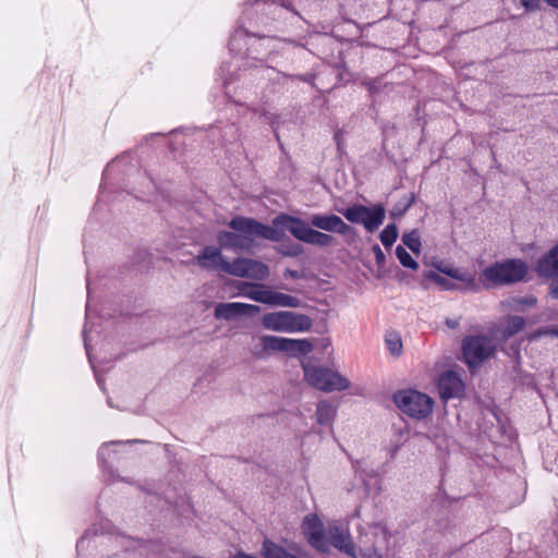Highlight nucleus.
<instances>
[{
	"label": "nucleus",
	"mask_w": 558,
	"mask_h": 558,
	"mask_svg": "<svg viewBox=\"0 0 558 558\" xmlns=\"http://www.w3.org/2000/svg\"><path fill=\"white\" fill-rule=\"evenodd\" d=\"M228 225L235 232L220 231L218 233V243L223 248L250 251L254 246L256 238L278 242L284 236L282 230L258 222L253 218L238 216Z\"/></svg>",
	"instance_id": "1"
},
{
	"label": "nucleus",
	"mask_w": 558,
	"mask_h": 558,
	"mask_svg": "<svg viewBox=\"0 0 558 558\" xmlns=\"http://www.w3.org/2000/svg\"><path fill=\"white\" fill-rule=\"evenodd\" d=\"M304 380L313 388L324 391H342L350 388V380L339 372L316 364L313 359L302 361Z\"/></svg>",
	"instance_id": "2"
},
{
	"label": "nucleus",
	"mask_w": 558,
	"mask_h": 558,
	"mask_svg": "<svg viewBox=\"0 0 558 558\" xmlns=\"http://www.w3.org/2000/svg\"><path fill=\"white\" fill-rule=\"evenodd\" d=\"M272 225L284 232L287 229L295 239L307 244L328 246L332 243L333 238L327 233L312 229L301 218L287 214L278 215L274 218Z\"/></svg>",
	"instance_id": "3"
},
{
	"label": "nucleus",
	"mask_w": 558,
	"mask_h": 558,
	"mask_svg": "<svg viewBox=\"0 0 558 558\" xmlns=\"http://www.w3.org/2000/svg\"><path fill=\"white\" fill-rule=\"evenodd\" d=\"M526 274L525 263L520 259H508L486 267L482 277L488 284L506 286L523 280Z\"/></svg>",
	"instance_id": "4"
},
{
	"label": "nucleus",
	"mask_w": 558,
	"mask_h": 558,
	"mask_svg": "<svg viewBox=\"0 0 558 558\" xmlns=\"http://www.w3.org/2000/svg\"><path fill=\"white\" fill-rule=\"evenodd\" d=\"M265 329L276 332H304L312 328V319L304 314L295 312H274L262 317Z\"/></svg>",
	"instance_id": "5"
},
{
	"label": "nucleus",
	"mask_w": 558,
	"mask_h": 558,
	"mask_svg": "<svg viewBox=\"0 0 558 558\" xmlns=\"http://www.w3.org/2000/svg\"><path fill=\"white\" fill-rule=\"evenodd\" d=\"M393 399L403 413L414 418H425L432 413L434 407L430 397L411 389L396 393Z\"/></svg>",
	"instance_id": "6"
},
{
	"label": "nucleus",
	"mask_w": 558,
	"mask_h": 558,
	"mask_svg": "<svg viewBox=\"0 0 558 558\" xmlns=\"http://www.w3.org/2000/svg\"><path fill=\"white\" fill-rule=\"evenodd\" d=\"M340 213L352 223L363 225L366 231L374 232L383 225L386 210L383 205L376 204L372 207L364 205H352Z\"/></svg>",
	"instance_id": "7"
},
{
	"label": "nucleus",
	"mask_w": 558,
	"mask_h": 558,
	"mask_svg": "<svg viewBox=\"0 0 558 558\" xmlns=\"http://www.w3.org/2000/svg\"><path fill=\"white\" fill-rule=\"evenodd\" d=\"M496 350L494 339L486 336L466 337L462 343L464 362L469 367H475L490 357Z\"/></svg>",
	"instance_id": "8"
},
{
	"label": "nucleus",
	"mask_w": 558,
	"mask_h": 558,
	"mask_svg": "<svg viewBox=\"0 0 558 558\" xmlns=\"http://www.w3.org/2000/svg\"><path fill=\"white\" fill-rule=\"evenodd\" d=\"M223 271L235 277L258 281L266 280L270 274L266 264L245 257H239L230 263H226Z\"/></svg>",
	"instance_id": "9"
},
{
	"label": "nucleus",
	"mask_w": 558,
	"mask_h": 558,
	"mask_svg": "<svg viewBox=\"0 0 558 558\" xmlns=\"http://www.w3.org/2000/svg\"><path fill=\"white\" fill-rule=\"evenodd\" d=\"M308 544L320 553L328 551L327 527L316 514H307L302 522Z\"/></svg>",
	"instance_id": "10"
},
{
	"label": "nucleus",
	"mask_w": 558,
	"mask_h": 558,
	"mask_svg": "<svg viewBox=\"0 0 558 558\" xmlns=\"http://www.w3.org/2000/svg\"><path fill=\"white\" fill-rule=\"evenodd\" d=\"M328 545L331 544L335 548L344 553L345 555L357 558L354 543L350 534L348 525H341L336 522H329L327 526Z\"/></svg>",
	"instance_id": "11"
},
{
	"label": "nucleus",
	"mask_w": 558,
	"mask_h": 558,
	"mask_svg": "<svg viewBox=\"0 0 558 558\" xmlns=\"http://www.w3.org/2000/svg\"><path fill=\"white\" fill-rule=\"evenodd\" d=\"M282 337L262 335L252 338L251 354L259 360L268 357L274 352H281Z\"/></svg>",
	"instance_id": "12"
},
{
	"label": "nucleus",
	"mask_w": 558,
	"mask_h": 558,
	"mask_svg": "<svg viewBox=\"0 0 558 558\" xmlns=\"http://www.w3.org/2000/svg\"><path fill=\"white\" fill-rule=\"evenodd\" d=\"M259 311L260 307L253 304L240 302L219 303L215 307V317L217 319L230 320L238 316L256 314Z\"/></svg>",
	"instance_id": "13"
},
{
	"label": "nucleus",
	"mask_w": 558,
	"mask_h": 558,
	"mask_svg": "<svg viewBox=\"0 0 558 558\" xmlns=\"http://www.w3.org/2000/svg\"><path fill=\"white\" fill-rule=\"evenodd\" d=\"M438 388L440 397L448 400L460 397L464 390V384L457 373L447 371L439 377Z\"/></svg>",
	"instance_id": "14"
},
{
	"label": "nucleus",
	"mask_w": 558,
	"mask_h": 558,
	"mask_svg": "<svg viewBox=\"0 0 558 558\" xmlns=\"http://www.w3.org/2000/svg\"><path fill=\"white\" fill-rule=\"evenodd\" d=\"M311 223L317 229L345 234L349 232L350 227L337 215H314L311 218Z\"/></svg>",
	"instance_id": "15"
},
{
	"label": "nucleus",
	"mask_w": 558,
	"mask_h": 558,
	"mask_svg": "<svg viewBox=\"0 0 558 558\" xmlns=\"http://www.w3.org/2000/svg\"><path fill=\"white\" fill-rule=\"evenodd\" d=\"M293 550L294 553H289L283 547L266 538L262 544L260 555L264 558H308L307 553L300 547L294 546Z\"/></svg>",
	"instance_id": "16"
},
{
	"label": "nucleus",
	"mask_w": 558,
	"mask_h": 558,
	"mask_svg": "<svg viewBox=\"0 0 558 558\" xmlns=\"http://www.w3.org/2000/svg\"><path fill=\"white\" fill-rule=\"evenodd\" d=\"M197 263L205 269L219 267L223 271L225 264L229 262L225 259L219 248L205 246L197 256Z\"/></svg>",
	"instance_id": "17"
},
{
	"label": "nucleus",
	"mask_w": 558,
	"mask_h": 558,
	"mask_svg": "<svg viewBox=\"0 0 558 558\" xmlns=\"http://www.w3.org/2000/svg\"><path fill=\"white\" fill-rule=\"evenodd\" d=\"M537 271L544 277H558V244L537 262Z\"/></svg>",
	"instance_id": "18"
},
{
	"label": "nucleus",
	"mask_w": 558,
	"mask_h": 558,
	"mask_svg": "<svg viewBox=\"0 0 558 558\" xmlns=\"http://www.w3.org/2000/svg\"><path fill=\"white\" fill-rule=\"evenodd\" d=\"M268 287L252 282H241L239 286V295L248 298L255 302L267 303Z\"/></svg>",
	"instance_id": "19"
},
{
	"label": "nucleus",
	"mask_w": 558,
	"mask_h": 558,
	"mask_svg": "<svg viewBox=\"0 0 558 558\" xmlns=\"http://www.w3.org/2000/svg\"><path fill=\"white\" fill-rule=\"evenodd\" d=\"M267 305L296 308L301 305L300 299L282 292L268 289Z\"/></svg>",
	"instance_id": "20"
},
{
	"label": "nucleus",
	"mask_w": 558,
	"mask_h": 558,
	"mask_svg": "<svg viewBox=\"0 0 558 558\" xmlns=\"http://www.w3.org/2000/svg\"><path fill=\"white\" fill-rule=\"evenodd\" d=\"M313 350V343L307 339H288L282 338L281 352L291 354H308Z\"/></svg>",
	"instance_id": "21"
},
{
	"label": "nucleus",
	"mask_w": 558,
	"mask_h": 558,
	"mask_svg": "<svg viewBox=\"0 0 558 558\" xmlns=\"http://www.w3.org/2000/svg\"><path fill=\"white\" fill-rule=\"evenodd\" d=\"M525 320L521 316H508L500 323L499 331L502 338L508 339L523 329Z\"/></svg>",
	"instance_id": "22"
},
{
	"label": "nucleus",
	"mask_w": 558,
	"mask_h": 558,
	"mask_svg": "<svg viewBox=\"0 0 558 558\" xmlns=\"http://www.w3.org/2000/svg\"><path fill=\"white\" fill-rule=\"evenodd\" d=\"M336 414V409L327 401H320L316 409V420L320 425L329 424Z\"/></svg>",
	"instance_id": "23"
},
{
	"label": "nucleus",
	"mask_w": 558,
	"mask_h": 558,
	"mask_svg": "<svg viewBox=\"0 0 558 558\" xmlns=\"http://www.w3.org/2000/svg\"><path fill=\"white\" fill-rule=\"evenodd\" d=\"M441 272L447 275L450 278L457 279L459 281L472 284L474 283V276L470 274L469 271L459 269L453 266L445 267L440 269Z\"/></svg>",
	"instance_id": "24"
},
{
	"label": "nucleus",
	"mask_w": 558,
	"mask_h": 558,
	"mask_svg": "<svg viewBox=\"0 0 558 558\" xmlns=\"http://www.w3.org/2000/svg\"><path fill=\"white\" fill-rule=\"evenodd\" d=\"M402 242L414 254L418 255L421 253V236L418 230L414 229L410 232H405L402 235Z\"/></svg>",
	"instance_id": "25"
},
{
	"label": "nucleus",
	"mask_w": 558,
	"mask_h": 558,
	"mask_svg": "<svg viewBox=\"0 0 558 558\" xmlns=\"http://www.w3.org/2000/svg\"><path fill=\"white\" fill-rule=\"evenodd\" d=\"M396 256L403 267L413 270H416L418 268L417 262L408 253V251L403 246L398 245L396 247Z\"/></svg>",
	"instance_id": "26"
},
{
	"label": "nucleus",
	"mask_w": 558,
	"mask_h": 558,
	"mask_svg": "<svg viewBox=\"0 0 558 558\" xmlns=\"http://www.w3.org/2000/svg\"><path fill=\"white\" fill-rule=\"evenodd\" d=\"M380 242L385 247H390L398 239V229L396 225H388L379 234Z\"/></svg>",
	"instance_id": "27"
},
{
	"label": "nucleus",
	"mask_w": 558,
	"mask_h": 558,
	"mask_svg": "<svg viewBox=\"0 0 558 558\" xmlns=\"http://www.w3.org/2000/svg\"><path fill=\"white\" fill-rule=\"evenodd\" d=\"M386 343L389 352L393 355H399L402 351L401 339L393 335L386 338Z\"/></svg>",
	"instance_id": "28"
},
{
	"label": "nucleus",
	"mask_w": 558,
	"mask_h": 558,
	"mask_svg": "<svg viewBox=\"0 0 558 558\" xmlns=\"http://www.w3.org/2000/svg\"><path fill=\"white\" fill-rule=\"evenodd\" d=\"M536 304V299L530 298H518L512 300V307L519 310L520 306H533Z\"/></svg>",
	"instance_id": "29"
},
{
	"label": "nucleus",
	"mask_w": 558,
	"mask_h": 558,
	"mask_svg": "<svg viewBox=\"0 0 558 558\" xmlns=\"http://www.w3.org/2000/svg\"><path fill=\"white\" fill-rule=\"evenodd\" d=\"M555 332H556V327H544V328H541V329H537L535 330L530 339L531 340H536L543 336H551V337H555Z\"/></svg>",
	"instance_id": "30"
},
{
	"label": "nucleus",
	"mask_w": 558,
	"mask_h": 558,
	"mask_svg": "<svg viewBox=\"0 0 558 558\" xmlns=\"http://www.w3.org/2000/svg\"><path fill=\"white\" fill-rule=\"evenodd\" d=\"M372 251H373V253H374L376 264H377L379 267L385 266V263H386V256H385V254H384L383 250L379 247V245H378V244L373 245Z\"/></svg>",
	"instance_id": "31"
},
{
	"label": "nucleus",
	"mask_w": 558,
	"mask_h": 558,
	"mask_svg": "<svg viewBox=\"0 0 558 558\" xmlns=\"http://www.w3.org/2000/svg\"><path fill=\"white\" fill-rule=\"evenodd\" d=\"M357 558H383L378 550L374 547L362 549L357 555Z\"/></svg>",
	"instance_id": "32"
},
{
	"label": "nucleus",
	"mask_w": 558,
	"mask_h": 558,
	"mask_svg": "<svg viewBox=\"0 0 558 558\" xmlns=\"http://www.w3.org/2000/svg\"><path fill=\"white\" fill-rule=\"evenodd\" d=\"M411 204H412V201H409L402 206H399V205L395 206L392 208V210L390 211L391 217L397 218V217L402 216L410 208Z\"/></svg>",
	"instance_id": "33"
},
{
	"label": "nucleus",
	"mask_w": 558,
	"mask_h": 558,
	"mask_svg": "<svg viewBox=\"0 0 558 558\" xmlns=\"http://www.w3.org/2000/svg\"><path fill=\"white\" fill-rule=\"evenodd\" d=\"M280 252L288 256H298L302 253V246L299 244H292L289 248L284 250L283 247L280 250Z\"/></svg>",
	"instance_id": "34"
},
{
	"label": "nucleus",
	"mask_w": 558,
	"mask_h": 558,
	"mask_svg": "<svg viewBox=\"0 0 558 558\" xmlns=\"http://www.w3.org/2000/svg\"><path fill=\"white\" fill-rule=\"evenodd\" d=\"M521 4L529 11L538 9L539 0H520Z\"/></svg>",
	"instance_id": "35"
},
{
	"label": "nucleus",
	"mask_w": 558,
	"mask_h": 558,
	"mask_svg": "<svg viewBox=\"0 0 558 558\" xmlns=\"http://www.w3.org/2000/svg\"><path fill=\"white\" fill-rule=\"evenodd\" d=\"M432 280H434L436 283L440 284V286H444L445 287V282H446V279L444 277H441L440 275L438 274H432L428 276Z\"/></svg>",
	"instance_id": "36"
},
{
	"label": "nucleus",
	"mask_w": 558,
	"mask_h": 558,
	"mask_svg": "<svg viewBox=\"0 0 558 558\" xmlns=\"http://www.w3.org/2000/svg\"><path fill=\"white\" fill-rule=\"evenodd\" d=\"M548 5L558 9V0H544Z\"/></svg>",
	"instance_id": "37"
},
{
	"label": "nucleus",
	"mask_w": 558,
	"mask_h": 558,
	"mask_svg": "<svg viewBox=\"0 0 558 558\" xmlns=\"http://www.w3.org/2000/svg\"><path fill=\"white\" fill-rule=\"evenodd\" d=\"M550 293L553 298L558 299V283L551 288Z\"/></svg>",
	"instance_id": "38"
},
{
	"label": "nucleus",
	"mask_w": 558,
	"mask_h": 558,
	"mask_svg": "<svg viewBox=\"0 0 558 558\" xmlns=\"http://www.w3.org/2000/svg\"><path fill=\"white\" fill-rule=\"evenodd\" d=\"M288 275L292 278H295L298 276V272L294 270H288Z\"/></svg>",
	"instance_id": "39"
},
{
	"label": "nucleus",
	"mask_w": 558,
	"mask_h": 558,
	"mask_svg": "<svg viewBox=\"0 0 558 558\" xmlns=\"http://www.w3.org/2000/svg\"><path fill=\"white\" fill-rule=\"evenodd\" d=\"M555 337H558V327H556Z\"/></svg>",
	"instance_id": "40"
}]
</instances>
